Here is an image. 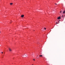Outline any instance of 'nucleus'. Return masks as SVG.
Listing matches in <instances>:
<instances>
[{
    "label": "nucleus",
    "mask_w": 65,
    "mask_h": 65,
    "mask_svg": "<svg viewBox=\"0 0 65 65\" xmlns=\"http://www.w3.org/2000/svg\"><path fill=\"white\" fill-rule=\"evenodd\" d=\"M33 60H34V61H35V59H33Z\"/></svg>",
    "instance_id": "f8f14e48"
},
{
    "label": "nucleus",
    "mask_w": 65,
    "mask_h": 65,
    "mask_svg": "<svg viewBox=\"0 0 65 65\" xmlns=\"http://www.w3.org/2000/svg\"><path fill=\"white\" fill-rule=\"evenodd\" d=\"M9 50L10 52H12V49L11 48H9Z\"/></svg>",
    "instance_id": "f257e3e1"
},
{
    "label": "nucleus",
    "mask_w": 65,
    "mask_h": 65,
    "mask_svg": "<svg viewBox=\"0 0 65 65\" xmlns=\"http://www.w3.org/2000/svg\"><path fill=\"white\" fill-rule=\"evenodd\" d=\"M56 24H58V23H57V22H56Z\"/></svg>",
    "instance_id": "ddd939ff"
},
{
    "label": "nucleus",
    "mask_w": 65,
    "mask_h": 65,
    "mask_svg": "<svg viewBox=\"0 0 65 65\" xmlns=\"http://www.w3.org/2000/svg\"><path fill=\"white\" fill-rule=\"evenodd\" d=\"M62 18H63L64 17H63V15H62Z\"/></svg>",
    "instance_id": "9d476101"
},
{
    "label": "nucleus",
    "mask_w": 65,
    "mask_h": 65,
    "mask_svg": "<svg viewBox=\"0 0 65 65\" xmlns=\"http://www.w3.org/2000/svg\"><path fill=\"white\" fill-rule=\"evenodd\" d=\"M0 33H1V31H0Z\"/></svg>",
    "instance_id": "dca6fc26"
},
{
    "label": "nucleus",
    "mask_w": 65,
    "mask_h": 65,
    "mask_svg": "<svg viewBox=\"0 0 65 65\" xmlns=\"http://www.w3.org/2000/svg\"><path fill=\"white\" fill-rule=\"evenodd\" d=\"M25 57H27V55H25Z\"/></svg>",
    "instance_id": "0eeeda50"
},
{
    "label": "nucleus",
    "mask_w": 65,
    "mask_h": 65,
    "mask_svg": "<svg viewBox=\"0 0 65 65\" xmlns=\"http://www.w3.org/2000/svg\"><path fill=\"white\" fill-rule=\"evenodd\" d=\"M61 12H62V11H60V13H61Z\"/></svg>",
    "instance_id": "1a4fd4ad"
},
{
    "label": "nucleus",
    "mask_w": 65,
    "mask_h": 65,
    "mask_svg": "<svg viewBox=\"0 0 65 65\" xmlns=\"http://www.w3.org/2000/svg\"><path fill=\"white\" fill-rule=\"evenodd\" d=\"M60 20H59V21H58V23H59V22H60Z\"/></svg>",
    "instance_id": "9b49d317"
},
{
    "label": "nucleus",
    "mask_w": 65,
    "mask_h": 65,
    "mask_svg": "<svg viewBox=\"0 0 65 65\" xmlns=\"http://www.w3.org/2000/svg\"><path fill=\"white\" fill-rule=\"evenodd\" d=\"M10 5H12V4L13 3H10Z\"/></svg>",
    "instance_id": "423d86ee"
},
{
    "label": "nucleus",
    "mask_w": 65,
    "mask_h": 65,
    "mask_svg": "<svg viewBox=\"0 0 65 65\" xmlns=\"http://www.w3.org/2000/svg\"><path fill=\"white\" fill-rule=\"evenodd\" d=\"M10 23H11V22H10Z\"/></svg>",
    "instance_id": "a211bd4d"
},
{
    "label": "nucleus",
    "mask_w": 65,
    "mask_h": 65,
    "mask_svg": "<svg viewBox=\"0 0 65 65\" xmlns=\"http://www.w3.org/2000/svg\"><path fill=\"white\" fill-rule=\"evenodd\" d=\"M55 4V5H57L56 4Z\"/></svg>",
    "instance_id": "2eb2a0df"
},
{
    "label": "nucleus",
    "mask_w": 65,
    "mask_h": 65,
    "mask_svg": "<svg viewBox=\"0 0 65 65\" xmlns=\"http://www.w3.org/2000/svg\"><path fill=\"white\" fill-rule=\"evenodd\" d=\"M2 54H3V52H2Z\"/></svg>",
    "instance_id": "4468645a"
},
{
    "label": "nucleus",
    "mask_w": 65,
    "mask_h": 65,
    "mask_svg": "<svg viewBox=\"0 0 65 65\" xmlns=\"http://www.w3.org/2000/svg\"><path fill=\"white\" fill-rule=\"evenodd\" d=\"M65 13V11L64 10L63 12V13Z\"/></svg>",
    "instance_id": "20e7f679"
},
{
    "label": "nucleus",
    "mask_w": 65,
    "mask_h": 65,
    "mask_svg": "<svg viewBox=\"0 0 65 65\" xmlns=\"http://www.w3.org/2000/svg\"><path fill=\"white\" fill-rule=\"evenodd\" d=\"M21 17L22 18H23V17H24V15H21Z\"/></svg>",
    "instance_id": "f03ea898"
},
{
    "label": "nucleus",
    "mask_w": 65,
    "mask_h": 65,
    "mask_svg": "<svg viewBox=\"0 0 65 65\" xmlns=\"http://www.w3.org/2000/svg\"><path fill=\"white\" fill-rule=\"evenodd\" d=\"M60 18H61V17H59L57 18V19H60Z\"/></svg>",
    "instance_id": "7ed1b4c3"
},
{
    "label": "nucleus",
    "mask_w": 65,
    "mask_h": 65,
    "mask_svg": "<svg viewBox=\"0 0 65 65\" xmlns=\"http://www.w3.org/2000/svg\"><path fill=\"white\" fill-rule=\"evenodd\" d=\"M39 57H42V55H40L39 56Z\"/></svg>",
    "instance_id": "39448f33"
},
{
    "label": "nucleus",
    "mask_w": 65,
    "mask_h": 65,
    "mask_svg": "<svg viewBox=\"0 0 65 65\" xmlns=\"http://www.w3.org/2000/svg\"><path fill=\"white\" fill-rule=\"evenodd\" d=\"M44 29L45 30H46V28L44 27Z\"/></svg>",
    "instance_id": "6e6552de"
},
{
    "label": "nucleus",
    "mask_w": 65,
    "mask_h": 65,
    "mask_svg": "<svg viewBox=\"0 0 65 65\" xmlns=\"http://www.w3.org/2000/svg\"><path fill=\"white\" fill-rule=\"evenodd\" d=\"M32 65H34L33 64H32Z\"/></svg>",
    "instance_id": "f3484780"
}]
</instances>
